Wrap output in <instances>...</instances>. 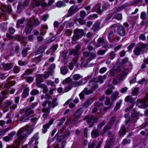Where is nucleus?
I'll return each mask as SVG.
<instances>
[{
  "mask_svg": "<svg viewBox=\"0 0 148 148\" xmlns=\"http://www.w3.org/2000/svg\"><path fill=\"white\" fill-rule=\"evenodd\" d=\"M19 49V47L16 44H12L11 46V53L13 54L14 53H18Z\"/></svg>",
  "mask_w": 148,
  "mask_h": 148,
  "instance_id": "ddd939ff",
  "label": "nucleus"
},
{
  "mask_svg": "<svg viewBox=\"0 0 148 148\" xmlns=\"http://www.w3.org/2000/svg\"><path fill=\"white\" fill-rule=\"evenodd\" d=\"M82 77V76L79 74H77L74 75L72 77L73 80H77Z\"/></svg>",
  "mask_w": 148,
  "mask_h": 148,
  "instance_id": "c756f323",
  "label": "nucleus"
},
{
  "mask_svg": "<svg viewBox=\"0 0 148 148\" xmlns=\"http://www.w3.org/2000/svg\"><path fill=\"white\" fill-rule=\"evenodd\" d=\"M122 102V100H120L117 103L116 106L114 109V110L115 111L117 110L120 107L121 104Z\"/></svg>",
  "mask_w": 148,
  "mask_h": 148,
  "instance_id": "f704fd0d",
  "label": "nucleus"
},
{
  "mask_svg": "<svg viewBox=\"0 0 148 148\" xmlns=\"http://www.w3.org/2000/svg\"><path fill=\"white\" fill-rule=\"evenodd\" d=\"M42 111L44 112V113L42 115V116L45 119H47L50 112V109L43 108L42 109Z\"/></svg>",
  "mask_w": 148,
  "mask_h": 148,
  "instance_id": "aec40b11",
  "label": "nucleus"
},
{
  "mask_svg": "<svg viewBox=\"0 0 148 148\" xmlns=\"http://www.w3.org/2000/svg\"><path fill=\"white\" fill-rule=\"evenodd\" d=\"M29 88L27 87H25L24 89L22 96L23 97H26L28 95Z\"/></svg>",
  "mask_w": 148,
  "mask_h": 148,
  "instance_id": "4be33fe9",
  "label": "nucleus"
},
{
  "mask_svg": "<svg viewBox=\"0 0 148 148\" xmlns=\"http://www.w3.org/2000/svg\"><path fill=\"white\" fill-rule=\"evenodd\" d=\"M31 21V24L33 26V22H34V25H38L39 24V21L38 19H30L29 20H28V21Z\"/></svg>",
  "mask_w": 148,
  "mask_h": 148,
  "instance_id": "2f4dec72",
  "label": "nucleus"
},
{
  "mask_svg": "<svg viewBox=\"0 0 148 148\" xmlns=\"http://www.w3.org/2000/svg\"><path fill=\"white\" fill-rule=\"evenodd\" d=\"M83 108H81L75 112V115L76 116V118L73 120V122L74 123L77 122V121L78 119L80 117L81 114V111L82 110Z\"/></svg>",
  "mask_w": 148,
  "mask_h": 148,
  "instance_id": "2eb2a0df",
  "label": "nucleus"
},
{
  "mask_svg": "<svg viewBox=\"0 0 148 148\" xmlns=\"http://www.w3.org/2000/svg\"><path fill=\"white\" fill-rule=\"evenodd\" d=\"M31 21L27 22L28 25L26 26L25 30V32L26 34H29L32 31V27L33 25L31 24Z\"/></svg>",
  "mask_w": 148,
  "mask_h": 148,
  "instance_id": "f3484780",
  "label": "nucleus"
},
{
  "mask_svg": "<svg viewBox=\"0 0 148 148\" xmlns=\"http://www.w3.org/2000/svg\"><path fill=\"white\" fill-rule=\"evenodd\" d=\"M41 98L42 99H45L48 100V99H50V97L48 95L46 94L45 95H42L41 97Z\"/></svg>",
  "mask_w": 148,
  "mask_h": 148,
  "instance_id": "bf43d9fd",
  "label": "nucleus"
},
{
  "mask_svg": "<svg viewBox=\"0 0 148 148\" xmlns=\"http://www.w3.org/2000/svg\"><path fill=\"white\" fill-rule=\"evenodd\" d=\"M119 92L118 91H116L113 93L111 96L112 100L113 101H115L118 97Z\"/></svg>",
  "mask_w": 148,
  "mask_h": 148,
  "instance_id": "393cba45",
  "label": "nucleus"
},
{
  "mask_svg": "<svg viewBox=\"0 0 148 148\" xmlns=\"http://www.w3.org/2000/svg\"><path fill=\"white\" fill-rule=\"evenodd\" d=\"M107 8V5L104 4L101 6L99 4H98L95 6L94 10H92L93 12L96 11L99 14H101L103 10H106Z\"/></svg>",
  "mask_w": 148,
  "mask_h": 148,
  "instance_id": "39448f33",
  "label": "nucleus"
},
{
  "mask_svg": "<svg viewBox=\"0 0 148 148\" xmlns=\"http://www.w3.org/2000/svg\"><path fill=\"white\" fill-rule=\"evenodd\" d=\"M47 84L48 85H51V86H55L54 83L51 80H48L47 81Z\"/></svg>",
  "mask_w": 148,
  "mask_h": 148,
  "instance_id": "052dcab7",
  "label": "nucleus"
},
{
  "mask_svg": "<svg viewBox=\"0 0 148 148\" xmlns=\"http://www.w3.org/2000/svg\"><path fill=\"white\" fill-rule=\"evenodd\" d=\"M38 133H36L33 136L32 140H31V142H34L35 144H37L38 143V140L39 138V136H38Z\"/></svg>",
  "mask_w": 148,
  "mask_h": 148,
  "instance_id": "412c9836",
  "label": "nucleus"
},
{
  "mask_svg": "<svg viewBox=\"0 0 148 148\" xmlns=\"http://www.w3.org/2000/svg\"><path fill=\"white\" fill-rule=\"evenodd\" d=\"M75 23H79L81 25L84 24L85 23V21L80 18L75 19L74 21Z\"/></svg>",
  "mask_w": 148,
  "mask_h": 148,
  "instance_id": "7c9ffc66",
  "label": "nucleus"
},
{
  "mask_svg": "<svg viewBox=\"0 0 148 148\" xmlns=\"http://www.w3.org/2000/svg\"><path fill=\"white\" fill-rule=\"evenodd\" d=\"M43 128L42 129V132L45 133L47 131V129L49 127V125L47 124H45L43 125Z\"/></svg>",
  "mask_w": 148,
  "mask_h": 148,
  "instance_id": "c03bdc74",
  "label": "nucleus"
},
{
  "mask_svg": "<svg viewBox=\"0 0 148 148\" xmlns=\"http://www.w3.org/2000/svg\"><path fill=\"white\" fill-rule=\"evenodd\" d=\"M123 9V6H122V5L121 6L119 7L118 8H114L113 10H112V13H113V12L114 13H116L118 12L121 11Z\"/></svg>",
  "mask_w": 148,
  "mask_h": 148,
  "instance_id": "e433bc0d",
  "label": "nucleus"
},
{
  "mask_svg": "<svg viewBox=\"0 0 148 148\" xmlns=\"http://www.w3.org/2000/svg\"><path fill=\"white\" fill-rule=\"evenodd\" d=\"M114 140L115 138L114 136H112L111 137L109 136L106 145V148H110L113 144Z\"/></svg>",
  "mask_w": 148,
  "mask_h": 148,
  "instance_id": "f8f14e48",
  "label": "nucleus"
},
{
  "mask_svg": "<svg viewBox=\"0 0 148 148\" xmlns=\"http://www.w3.org/2000/svg\"><path fill=\"white\" fill-rule=\"evenodd\" d=\"M38 86L42 88L43 90V92L44 93H46L48 90L47 86L44 84H41Z\"/></svg>",
  "mask_w": 148,
  "mask_h": 148,
  "instance_id": "cd10ccee",
  "label": "nucleus"
},
{
  "mask_svg": "<svg viewBox=\"0 0 148 148\" xmlns=\"http://www.w3.org/2000/svg\"><path fill=\"white\" fill-rule=\"evenodd\" d=\"M92 75H90L87 76L86 78H83L80 80L78 82H71V84H72L73 86V87H76L81 85L85 83L87 80L90 79Z\"/></svg>",
  "mask_w": 148,
  "mask_h": 148,
  "instance_id": "423d86ee",
  "label": "nucleus"
},
{
  "mask_svg": "<svg viewBox=\"0 0 148 148\" xmlns=\"http://www.w3.org/2000/svg\"><path fill=\"white\" fill-rule=\"evenodd\" d=\"M147 98L145 99H138L137 101V105L138 107L141 108L145 109L148 106V103L147 101L148 100V94H146Z\"/></svg>",
  "mask_w": 148,
  "mask_h": 148,
  "instance_id": "20e7f679",
  "label": "nucleus"
},
{
  "mask_svg": "<svg viewBox=\"0 0 148 148\" xmlns=\"http://www.w3.org/2000/svg\"><path fill=\"white\" fill-rule=\"evenodd\" d=\"M106 122L105 121H103L100 124H99L97 127L98 130H99L105 124Z\"/></svg>",
  "mask_w": 148,
  "mask_h": 148,
  "instance_id": "6e6d98bb",
  "label": "nucleus"
},
{
  "mask_svg": "<svg viewBox=\"0 0 148 148\" xmlns=\"http://www.w3.org/2000/svg\"><path fill=\"white\" fill-rule=\"evenodd\" d=\"M81 47V45H77L76 46L75 49H73L71 50L69 52V54L77 57L78 56L79 53V50Z\"/></svg>",
  "mask_w": 148,
  "mask_h": 148,
  "instance_id": "1a4fd4ad",
  "label": "nucleus"
},
{
  "mask_svg": "<svg viewBox=\"0 0 148 148\" xmlns=\"http://www.w3.org/2000/svg\"><path fill=\"white\" fill-rule=\"evenodd\" d=\"M122 18L121 15L119 14H118L114 16V17L112 18V19L115 18L118 20H120Z\"/></svg>",
  "mask_w": 148,
  "mask_h": 148,
  "instance_id": "8fccbe9b",
  "label": "nucleus"
},
{
  "mask_svg": "<svg viewBox=\"0 0 148 148\" xmlns=\"http://www.w3.org/2000/svg\"><path fill=\"white\" fill-rule=\"evenodd\" d=\"M36 105H32L24 109L23 110L25 112L22 118L18 121V122H26L29 120V118L28 116L34 113V111L32 109L34 108Z\"/></svg>",
  "mask_w": 148,
  "mask_h": 148,
  "instance_id": "f03ea898",
  "label": "nucleus"
},
{
  "mask_svg": "<svg viewBox=\"0 0 148 148\" xmlns=\"http://www.w3.org/2000/svg\"><path fill=\"white\" fill-rule=\"evenodd\" d=\"M107 70L106 67H103L101 68L99 70V73H100L102 74L105 73Z\"/></svg>",
  "mask_w": 148,
  "mask_h": 148,
  "instance_id": "680f3d73",
  "label": "nucleus"
},
{
  "mask_svg": "<svg viewBox=\"0 0 148 148\" xmlns=\"http://www.w3.org/2000/svg\"><path fill=\"white\" fill-rule=\"evenodd\" d=\"M73 87L72 84H71V82L65 88L64 90V92H66L70 90Z\"/></svg>",
  "mask_w": 148,
  "mask_h": 148,
  "instance_id": "473e14b6",
  "label": "nucleus"
},
{
  "mask_svg": "<svg viewBox=\"0 0 148 148\" xmlns=\"http://www.w3.org/2000/svg\"><path fill=\"white\" fill-rule=\"evenodd\" d=\"M66 5V4L64 2L60 1L58 2L57 3V6L58 8H60L62 7H64Z\"/></svg>",
  "mask_w": 148,
  "mask_h": 148,
  "instance_id": "a19ab883",
  "label": "nucleus"
},
{
  "mask_svg": "<svg viewBox=\"0 0 148 148\" xmlns=\"http://www.w3.org/2000/svg\"><path fill=\"white\" fill-rule=\"evenodd\" d=\"M99 135L98 132L96 130L93 131L91 133L92 137L93 138H95L98 136Z\"/></svg>",
  "mask_w": 148,
  "mask_h": 148,
  "instance_id": "3c124183",
  "label": "nucleus"
},
{
  "mask_svg": "<svg viewBox=\"0 0 148 148\" xmlns=\"http://www.w3.org/2000/svg\"><path fill=\"white\" fill-rule=\"evenodd\" d=\"M60 70L61 73L63 75L66 74L67 72L66 69L64 66H62L61 67Z\"/></svg>",
  "mask_w": 148,
  "mask_h": 148,
  "instance_id": "58836bf2",
  "label": "nucleus"
},
{
  "mask_svg": "<svg viewBox=\"0 0 148 148\" xmlns=\"http://www.w3.org/2000/svg\"><path fill=\"white\" fill-rule=\"evenodd\" d=\"M29 48H27L26 49H23L22 51V54L23 57H25L27 55V50H29Z\"/></svg>",
  "mask_w": 148,
  "mask_h": 148,
  "instance_id": "09e8293b",
  "label": "nucleus"
},
{
  "mask_svg": "<svg viewBox=\"0 0 148 148\" xmlns=\"http://www.w3.org/2000/svg\"><path fill=\"white\" fill-rule=\"evenodd\" d=\"M33 71H32L31 69H27L25 71V73L22 75L23 77H25L27 75L33 72Z\"/></svg>",
  "mask_w": 148,
  "mask_h": 148,
  "instance_id": "ea45409f",
  "label": "nucleus"
},
{
  "mask_svg": "<svg viewBox=\"0 0 148 148\" xmlns=\"http://www.w3.org/2000/svg\"><path fill=\"white\" fill-rule=\"evenodd\" d=\"M2 65L4 69L5 70H10L13 66L12 64H3Z\"/></svg>",
  "mask_w": 148,
  "mask_h": 148,
  "instance_id": "5701e85b",
  "label": "nucleus"
},
{
  "mask_svg": "<svg viewBox=\"0 0 148 148\" xmlns=\"http://www.w3.org/2000/svg\"><path fill=\"white\" fill-rule=\"evenodd\" d=\"M18 64L21 66H23L26 64V62L25 61H22L21 60H19L18 61Z\"/></svg>",
  "mask_w": 148,
  "mask_h": 148,
  "instance_id": "e2e57ef3",
  "label": "nucleus"
},
{
  "mask_svg": "<svg viewBox=\"0 0 148 148\" xmlns=\"http://www.w3.org/2000/svg\"><path fill=\"white\" fill-rule=\"evenodd\" d=\"M102 43V46L103 48H107L108 47V46L107 44L105 42L104 39L103 38V42Z\"/></svg>",
  "mask_w": 148,
  "mask_h": 148,
  "instance_id": "69168bd1",
  "label": "nucleus"
},
{
  "mask_svg": "<svg viewBox=\"0 0 148 148\" xmlns=\"http://www.w3.org/2000/svg\"><path fill=\"white\" fill-rule=\"evenodd\" d=\"M89 85L91 87L92 90H95L98 87L97 84V81L95 80H94L93 81H90Z\"/></svg>",
  "mask_w": 148,
  "mask_h": 148,
  "instance_id": "a211bd4d",
  "label": "nucleus"
},
{
  "mask_svg": "<svg viewBox=\"0 0 148 148\" xmlns=\"http://www.w3.org/2000/svg\"><path fill=\"white\" fill-rule=\"evenodd\" d=\"M39 93L38 90L37 89H34L33 90L30 92V94L32 95H36L38 94Z\"/></svg>",
  "mask_w": 148,
  "mask_h": 148,
  "instance_id": "603ef678",
  "label": "nucleus"
},
{
  "mask_svg": "<svg viewBox=\"0 0 148 148\" xmlns=\"http://www.w3.org/2000/svg\"><path fill=\"white\" fill-rule=\"evenodd\" d=\"M45 47H39L38 49L37 52L38 54H40V53H42L44 51V49H45Z\"/></svg>",
  "mask_w": 148,
  "mask_h": 148,
  "instance_id": "de8ad7c7",
  "label": "nucleus"
},
{
  "mask_svg": "<svg viewBox=\"0 0 148 148\" xmlns=\"http://www.w3.org/2000/svg\"><path fill=\"white\" fill-rule=\"evenodd\" d=\"M125 132L126 130L125 127L124 126H122L119 132L120 135L121 136L123 134H125Z\"/></svg>",
  "mask_w": 148,
  "mask_h": 148,
  "instance_id": "79ce46f5",
  "label": "nucleus"
},
{
  "mask_svg": "<svg viewBox=\"0 0 148 148\" xmlns=\"http://www.w3.org/2000/svg\"><path fill=\"white\" fill-rule=\"evenodd\" d=\"M83 91L85 93V94L86 95H89L92 92V90H88L87 88H85Z\"/></svg>",
  "mask_w": 148,
  "mask_h": 148,
  "instance_id": "5fc2aeb1",
  "label": "nucleus"
},
{
  "mask_svg": "<svg viewBox=\"0 0 148 148\" xmlns=\"http://www.w3.org/2000/svg\"><path fill=\"white\" fill-rule=\"evenodd\" d=\"M34 129L33 126H27L20 129L17 133L18 139L21 141L30 133Z\"/></svg>",
  "mask_w": 148,
  "mask_h": 148,
  "instance_id": "f257e3e1",
  "label": "nucleus"
},
{
  "mask_svg": "<svg viewBox=\"0 0 148 148\" xmlns=\"http://www.w3.org/2000/svg\"><path fill=\"white\" fill-rule=\"evenodd\" d=\"M79 9V8L77 5L72 6L69 9L68 14L65 15L64 17H68L71 16Z\"/></svg>",
  "mask_w": 148,
  "mask_h": 148,
  "instance_id": "6e6552de",
  "label": "nucleus"
},
{
  "mask_svg": "<svg viewBox=\"0 0 148 148\" xmlns=\"http://www.w3.org/2000/svg\"><path fill=\"white\" fill-rule=\"evenodd\" d=\"M42 75L44 79H46L49 76V74L48 72H45L44 74H42Z\"/></svg>",
  "mask_w": 148,
  "mask_h": 148,
  "instance_id": "13d9d810",
  "label": "nucleus"
},
{
  "mask_svg": "<svg viewBox=\"0 0 148 148\" xmlns=\"http://www.w3.org/2000/svg\"><path fill=\"white\" fill-rule=\"evenodd\" d=\"M57 100V98H55L52 100V102L49 101L50 103H48V107L49 108H51V107L54 108L57 106L58 105Z\"/></svg>",
  "mask_w": 148,
  "mask_h": 148,
  "instance_id": "dca6fc26",
  "label": "nucleus"
},
{
  "mask_svg": "<svg viewBox=\"0 0 148 148\" xmlns=\"http://www.w3.org/2000/svg\"><path fill=\"white\" fill-rule=\"evenodd\" d=\"M25 21V18H22L21 19L18 20L16 24L17 27H19L20 26V25L21 24H23Z\"/></svg>",
  "mask_w": 148,
  "mask_h": 148,
  "instance_id": "c9c22d12",
  "label": "nucleus"
},
{
  "mask_svg": "<svg viewBox=\"0 0 148 148\" xmlns=\"http://www.w3.org/2000/svg\"><path fill=\"white\" fill-rule=\"evenodd\" d=\"M74 35L73 40L74 41H75L79 39L80 37L83 35V32L82 30L76 29L74 31Z\"/></svg>",
  "mask_w": 148,
  "mask_h": 148,
  "instance_id": "0eeeda50",
  "label": "nucleus"
},
{
  "mask_svg": "<svg viewBox=\"0 0 148 148\" xmlns=\"http://www.w3.org/2000/svg\"><path fill=\"white\" fill-rule=\"evenodd\" d=\"M132 65L131 64H130V67L127 69V70L125 71L124 72H122V73L120 74L119 75H118L117 78L120 81H121L123 80L124 77L130 71V70L132 68Z\"/></svg>",
  "mask_w": 148,
  "mask_h": 148,
  "instance_id": "9d476101",
  "label": "nucleus"
},
{
  "mask_svg": "<svg viewBox=\"0 0 148 148\" xmlns=\"http://www.w3.org/2000/svg\"><path fill=\"white\" fill-rule=\"evenodd\" d=\"M103 42V38H100L98 40L97 42L95 44V46L97 48L101 46V44H102Z\"/></svg>",
  "mask_w": 148,
  "mask_h": 148,
  "instance_id": "c85d7f7f",
  "label": "nucleus"
},
{
  "mask_svg": "<svg viewBox=\"0 0 148 148\" xmlns=\"http://www.w3.org/2000/svg\"><path fill=\"white\" fill-rule=\"evenodd\" d=\"M116 53L113 51H111L109 53L110 58V60H113L115 57Z\"/></svg>",
  "mask_w": 148,
  "mask_h": 148,
  "instance_id": "49530a36",
  "label": "nucleus"
},
{
  "mask_svg": "<svg viewBox=\"0 0 148 148\" xmlns=\"http://www.w3.org/2000/svg\"><path fill=\"white\" fill-rule=\"evenodd\" d=\"M13 71L15 73H17L19 72V69L16 66H15L13 68Z\"/></svg>",
  "mask_w": 148,
  "mask_h": 148,
  "instance_id": "338daca9",
  "label": "nucleus"
},
{
  "mask_svg": "<svg viewBox=\"0 0 148 148\" xmlns=\"http://www.w3.org/2000/svg\"><path fill=\"white\" fill-rule=\"evenodd\" d=\"M99 26L100 24L99 23H95L93 26L92 28L93 29V31H95L97 30L99 28Z\"/></svg>",
  "mask_w": 148,
  "mask_h": 148,
  "instance_id": "4c0bfd02",
  "label": "nucleus"
},
{
  "mask_svg": "<svg viewBox=\"0 0 148 148\" xmlns=\"http://www.w3.org/2000/svg\"><path fill=\"white\" fill-rule=\"evenodd\" d=\"M105 51L104 50H99L97 52V54L98 55H103L104 54Z\"/></svg>",
  "mask_w": 148,
  "mask_h": 148,
  "instance_id": "0e129e2a",
  "label": "nucleus"
},
{
  "mask_svg": "<svg viewBox=\"0 0 148 148\" xmlns=\"http://www.w3.org/2000/svg\"><path fill=\"white\" fill-rule=\"evenodd\" d=\"M117 32L120 35L124 36L125 34V29L122 26H119L117 27Z\"/></svg>",
  "mask_w": 148,
  "mask_h": 148,
  "instance_id": "4468645a",
  "label": "nucleus"
},
{
  "mask_svg": "<svg viewBox=\"0 0 148 148\" xmlns=\"http://www.w3.org/2000/svg\"><path fill=\"white\" fill-rule=\"evenodd\" d=\"M87 119V123L89 124V127H92L94 125V123L96 122L97 120V118L96 117L91 116L90 118H88L86 117L85 118Z\"/></svg>",
  "mask_w": 148,
  "mask_h": 148,
  "instance_id": "9b49d317",
  "label": "nucleus"
},
{
  "mask_svg": "<svg viewBox=\"0 0 148 148\" xmlns=\"http://www.w3.org/2000/svg\"><path fill=\"white\" fill-rule=\"evenodd\" d=\"M134 99L130 95L126 97L125 98V100L126 102L133 103L134 101Z\"/></svg>",
  "mask_w": 148,
  "mask_h": 148,
  "instance_id": "a878e982",
  "label": "nucleus"
},
{
  "mask_svg": "<svg viewBox=\"0 0 148 148\" xmlns=\"http://www.w3.org/2000/svg\"><path fill=\"white\" fill-rule=\"evenodd\" d=\"M71 81V79L70 77H68L65 80H63L62 82V84H64L66 83L69 82Z\"/></svg>",
  "mask_w": 148,
  "mask_h": 148,
  "instance_id": "4d7b16f0",
  "label": "nucleus"
},
{
  "mask_svg": "<svg viewBox=\"0 0 148 148\" xmlns=\"http://www.w3.org/2000/svg\"><path fill=\"white\" fill-rule=\"evenodd\" d=\"M139 89L138 88H135L132 91V93L133 95L136 96L138 94Z\"/></svg>",
  "mask_w": 148,
  "mask_h": 148,
  "instance_id": "a18cd8bd",
  "label": "nucleus"
},
{
  "mask_svg": "<svg viewBox=\"0 0 148 148\" xmlns=\"http://www.w3.org/2000/svg\"><path fill=\"white\" fill-rule=\"evenodd\" d=\"M148 46L145 43H139L137 44V46L134 49L133 52L134 54L136 56H138L142 54L145 52V49Z\"/></svg>",
  "mask_w": 148,
  "mask_h": 148,
  "instance_id": "7ed1b4c3",
  "label": "nucleus"
},
{
  "mask_svg": "<svg viewBox=\"0 0 148 148\" xmlns=\"http://www.w3.org/2000/svg\"><path fill=\"white\" fill-rule=\"evenodd\" d=\"M114 35V32L113 31L110 30L108 33V38L110 40Z\"/></svg>",
  "mask_w": 148,
  "mask_h": 148,
  "instance_id": "864d4df0",
  "label": "nucleus"
},
{
  "mask_svg": "<svg viewBox=\"0 0 148 148\" xmlns=\"http://www.w3.org/2000/svg\"><path fill=\"white\" fill-rule=\"evenodd\" d=\"M106 76L105 75L100 76L98 77L97 82H99L100 83H102L104 80L106 79Z\"/></svg>",
  "mask_w": 148,
  "mask_h": 148,
  "instance_id": "72a5a7b5",
  "label": "nucleus"
},
{
  "mask_svg": "<svg viewBox=\"0 0 148 148\" xmlns=\"http://www.w3.org/2000/svg\"><path fill=\"white\" fill-rule=\"evenodd\" d=\"M16 132H13L9 134L8 136H9V138L11 140L12 139V138L15 134Z\"/></svg>",
  "mask_w": 148,
  "mask_h": 148,
  "instance_id": "774afa93",
  "label": "nucleus"
},
{
  "mask_svg": "<svg viewBox=\"0 0 148 148\" xmlns=\"http://www.w3.org/2000/svg\"><path fill=\"white\" fill-rule=\"evenodd\" d=\"M3 10L4 11L7 12L8 13H11L12 11L11 6L10 5L5 6L4 7Z\"/></svg>",
  "mask_w": 148,
  "mask_h": 148,
  "instance_id": "bb28decb",
  "label": "nucleus"
},
{
  "mask_svg": "<svg viewBox=\"0 0 148 148\" xmlns=\"http://www.w3.org/2000/svg\"><path fill=\"white\" fill-rule=\"evenodd\" d=\"M94 101V98H91L85 102L84 104V106L87 107L89 106Z\"/></svg>",
  "mask_w": 148,
  "mask_h": 148,
  "instance_id": "b1692460",
  "label": "nucleus"
},
{
  "mask_svg": "<svg viewBox=\"0 0 148 148\" xmlns=\"http://www.w3.org/2000/svg\"><path fill=\"white\" fill-rule=\"evenodd\" d=\"M43 78L42 74L36 75V81L37 86H39L41 84L40 83L43 82Z\"/></svg>",
  "mask_w": 148,
  "mask_h": 148,
  "instance_id": "6ab92c4d",
  "label": "nucleus"
},
{
  "mask_svg": "<svg viewBox=\"0 0 148 148\" xmlns=\"http://www.w3.org/2000/svg\"><path fill=\"white\" fill-rule=\"evenodd\" d=\"M50 103L49 101L47 100L45 101L42 104V106L44 108H48L50 109V108H49L48 106V103Z\"/></svg>",
  "mask_w": 148,
  "mask_h": 148,
  "instance_id": "37998d69",
  "label": "nucleus"
}]
</instances>
